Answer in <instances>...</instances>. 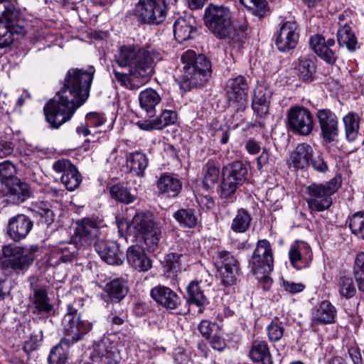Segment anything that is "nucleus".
<instances>
[{"instance_id": "obj_1", "label": "nucleus", "mask_w": 364, "mask_h": 364, "mask_svg": "<svg viewBox=\"0 0 364 364\" xmlns=\"http://www.w3.org/2000/svg\"><path fill=\"white\" fill-rule=\"evenodd\" d=\"M95 68L70 69L60 90L44 107L47 122L54 129L69 121L89 97Z\"/></svg>"}, {"instance_id": "obj_2", "label": "nucleus", "mask_w": 364, "mask_h": 364, "mask_svg": "<svg viewBox=\"0 0 364 364\" xmlns=\"http://www.w3.org/2000/svg\"><path fill=\"white\" fill-rule=\"evenodd\" d=\"M161 59L159 53L151 46H122L115 55V61L120 67H129L130 73L114 70V77L121 85L129 90L137 89L139 85L133 82L131 76L147 81L154 73L156 63Z\"/></svg>"}, {"instance_id": "obj_3", "label": "nucleus", "mask_w": 364, "mask_h": 364, "mask_svg": "<svg viewBox=\"0 0 364 364\" xmlns=\"http://www.w3.org/2000/svg\"><path fill=\"white\" fill-rule=\"evenodd\" d=\"M80 301H74L67 305L66 313L62 321L65 337L52 348L48 360L49 364H65L68 358V349L92 329V323L81 320L77 306Z\"/></svg>"}, {"instance_id": "obj_4", "label": "nucleus", "mask_w": 364, "mask_h": 364, "mask_svg": "<svg viewBox=\"0 0 364 364\" xmlns=\"http://www.w3.org/2000/svg\"><path fill=\"white\" fill-rule=\"evenodd\" d=\"M183 67L178 69L177 80L181 89L190 90L205 82L212 73L210 60L201 54L188 50L181 55Z\"/></svg>"}, {"instance_id": "obj_5", "label": "nucleus", "mask_w": 364, "mask_h": 364, "mask_svg": "<svg viewBox=\"0 0 364 364\" xmlns=\"http://www.w3.org/2000/svg\"><path fill=\"white\" fill-rule=\"evenodd\" d=\"M341 181L336 177L323 183H311L305 187L306 201L311 211L322 212L332 205V195L341 187Z\"/></svg>"}, {"instance_id": "obj_6", "label": "nucleus", "mask_w": 364, "mask_h": 364, "mask_svg": "<svg viewBox=\"0 0 364 364\" xmlns=\"http://www.w3.org/2000/svg\"><path fill=\"white\" fill-rule=\"evenodd\" d=\"M133 229L137 236L141 237L146 245L151 249L158 246L161 236V229L157 223L154 220V216L150 213H138L128 225Z\"/></svg>"}, {"instance_id": "obj_7", "label": "nucleus", "mask_w": 364, "mask_h": 364, "mask_svg": "<svg viewBox=\"0 0 364 364\" xmlns=\"http://www.w3.org/2000/svg\"><path fill=\"white\" fill-rule=\"evenodd\" d=\"M204 21L211 32L224 38L232 24V13L228 7L209 4L205 10Z\"/></svg>"}, {"instance_id": "obj_8", "label": "nucleus", "mask_w": 364, "mask_h": 364, "mask_svg": "<svg viewBox=\"0 0 364 364\" xmlns=\"http://www.w3.org/2000/svg\"><path fill=\"white\" fill-rule=\"evenodd\" d=\"M273 264L274 258L269 242L267 240H259L250 262L251 271L254 274H262L269 285L271 280L265 275L272 271Z\"/></svg>"}, {"instance_id": "obj_9", "label": "nucleus", "mask_w": 364, "mask_h": 364, "mask_svg": "<svg viewBox=\"0 0 364 364\" xmlns=\"http://www.w3.org/2000/svg\"><path fill=\"white\" fill-rule=\"evenodd\" d=\"M134 14L144 23L159 25L166 16L164 0H139L134 9Z\"/></svg>"}, {"instance_id": "obj_10", "label": "nucleus", "mask_w": 364, "mask_h": 364, "mask_svg": "<svg viewBox=\"0 0 364 364\" xmlns=\"http://www.w3.org/2000/svg\"><path fill=\"white\" fill-rule=\"evenodd\" d=\"M38 250V247L32 245L28 247H18L9 245L3 247V255L9 257L4 264L14 271H23L29 267L33 261V253Z\"/></svg>"}, {"instance_id": "obj_11", "label": "nucleus", "mask_w": 364, "mask_h": 364, "mask_svg": "<svg viewBox=\"0 0 364 364\" xmlns=\"http://www.w3.org/2000/svg\"><path fill=\"white\" fill-rule=\"evenodd\" d=\"M223 175L220 193L223 198H227L234 194L245 181L247 168L242 162L236 161L223 169Z\"/></svg>"}, {"instance_id": "obj_12", "label": "nucleus", "mask_w": 364, "mask_h": 364, "mask_svg": "<svg viewBox=\"0 0 364 364\" xmlns=\"http://www.w3.org/2000/svg\"><path fill=\"white\" fill-rule=\"evenodd\" d=\"M214 262L223 285L231 286L235 284L240 271L237 259L230 252L225 250H218L214 257Z\"/></svg>"}, {"instance_id": "obj_13", "label": "nucleus", "mask_w": 364, "mask_h": 364, "mask_svg": "<svg viewBox=\"0 0 364 364\" xmlns=\"http://www.w3.org/2000/svg\"><path fill=\"white\" fill-rule=\"evenodd\" d=\"M249 85L245 76L238 75L228 80L225 92L229 105L237 109H243L247 100Z\"/></svg>"}, {"instance_id": "obj_14", "label": "nucleus", "mask_w": 364, "mask_h": 364, "mask_svg": "<svg viewBox=\"0 0 364 364\" xmlns=\"http://www.w3.org/2000/svg\"><path fill=\"white\" fill-rule=\"evenodd\" d=\"M287 119L288 127L300 135H309L314 129L312 114L305 107L296 106L290 108Z\"/></svg>"}, {"instance_id": "obj_15", "label": "nucleus", "mask_w": 364, "mask_h": 364, "mask_svg": "<svg viewBox=\"0 0 364 364\" xmlns=\"http://www.w3.org/2000/svg\"><path fill=\"white\" fill-rule=\"evenodd\" d=\"M299 26L295 21H286L281 26L276 36L275 44L282 53L294 50L299 40Z\"/></svg>"}, {"instance_id": "obj_16", "label": "nucleus", "mask_w": 364, "mask_h": 364, "mask_svg": "<svg viewBox=\"0 0 364 364\" xmlns=\"http://www.w3.org/2000/svg\"><path fill=\"white\" fill-rule=\"evenodd\" d=\"M99 233V225L95 219L85 218L75 223L73 240L80 246L90 245Z\"/></svg>"}, {"instance_id": "obj_17", "label": "nucleus", "mask_w": 364, "mask_h": 364, "mask_svg": "<svg viewBox=\"0 0 364 364\" xmlns=\"http://www.w3.org/2000/svg\"><path fill=\"white\" fill-rule=\"evenodd\" d=\"M316 118L321 129V137L328 142L336 141L339 134L338 119L329 109H320L316 112Z\"/></svg>"}, {"instance_id": "obj_18", "label": "nucleus", "mask_w": 364, "mask_h": 364, "mask_svg": "<svg viewBox=\"0 0 364 364\" xmlns=\"http://www.w3.org/2000/svg\"><path fill=\"white\" fill-rule=\"evenodd\" d=\"M53 169L55 173L61 174L60 181L68 191H74L80 184L81 175L70 160L60 159L55 161Z\"/></svg>"}, {"instance_id": "obj_19", "label": "nucleus", "mask_w": 364, "mask_h": 364, "mask_svg": "<svg viewBox=\"0 0 364 364\" xmlns=\"http://www.w3.org/2000/svg\"><path fill=\"white\" fill-rule=\"evenodd\" d=\"M32 294L30 296V307L33 314H50L53 306L48 297L47 289L45 287L41 286L37 281L31 282Z\"/></svg>"}, {"instance_id": "obj_20", "label": "nucleus", "mask_w": 364, "mask_h": 364, "mask_svg": "<svg viewBox=\"0 0 364 364\" xmlns=\"http://www.w3.org/2000/svg\"><path fill=\"white\" fill-rule=\"evenodd\" d=\"M309 44L314 51L322 60L330 65H333L337 60V54L332 47L335 46V40L324 37L319 34L314 35L310 38Z\"/></svg>"}, {"instance_id": "obj_21", "label": "nucleus", "mask_w": 364, "mask_h": 364, "mask_svg": "<svg viewBox=\"0 0 364 364\" xmlns=\"http://www.w3.org/2000/svg\"><path fill=\"white\" fill-rule=\"evenodd\" d=\"M272 95L271 89L264 82H258L254 89L252 107L256 114L265 117L269 113L270 99Z\"/></svg>"}, {"instance_id": "obj_22", "label": "nucleus", "mask_w": 364, "mask_h": 364, "mask_svg": "<svg viewBox=\"0 0 364 364\" xmlns=\"http://www.w3.org/2000/svg\"><path fill=\"white\" fill-rule=\"evenodd\" d=\"M96 252L101 259L109 264L120 265L124 262V256L120 252L116 242L98 240L95 244Z\"/></svg>"}, {"instance_id": "obj_23", "label": "nucleus", "mask_w": 364, "mask_h": 364, "mask_svg": "<svg viewBox=\"0 0 364 364\" xmlns=\"http://www.w3.org/2000/svg\"><path fill=\"white\" fill-rule=\"evenodd\" d=\"M289 257L291 265L301 269L308 267L313 257L310 246L304 242H296L291 245Z\"/></svg>"}, {"instance_id": "obj_24", "label": "nucleus", "mask_w": 364, "mask_h": 364, "mask_svg": "<svg viewBox=\"0 0 364 364\" xmlns=\"http://www.w3.org/2000/svg\"><path fill=\"white\" fill-rule=\"evenodd\" d=\"M7 233L14 241L24 239L33 228L32 220L23 214L12 217L9 220Z\"/></svg>"}, {"instance_id": "obj_25", "label": "nucleus", "mask_w": 364, "mask_h": 364, "mask_svg": "<svg viewBox=\"0 0 364 364\" xmlns=\"http://www.w3.org/2000/svg\"><path fill=\"white\" fill-rule=\"evenodd\" d=\"M151 298L161 306L173 310L178 307L180 298L171 288L159 284L151 289Z\"/></svg>"}, {"instance_id": "obj_26", "label": "nucleus", "mask_w": 364, "mask_h": 364, "mask_svg": "<svg viewBox=\"0 0 364 364\" xmlns=\"http://www.w3.org/2000/svg\"><path fill=\"white\" fill-rule=\"evenodd\" d=\"M6 196L13 203L20 204L32 196L31 186L20 178H14L13 181L5 186Z\"/></svg>"}, {"instance_id": "obj_27", "label": "nucleus", "mask_w": 364, "mask_h": 364, "mask_svg": "<svg viewBox=\"0 0 364 364\" xmlns=\"http://www.w3.org/2000/svg\"><path fill=\"white\" fill-rule=\"evenodd\" d=\"M127 259L128 264L139 272H147L152 267L151 260L138 245H132L127 249Z\"/></svg>"}, {"instance_id": "obj_28", "label": "nucleus", "mask_w": 364, "mask_h": 364, "mask_svg": "<svg viewBox=\"0 0 364 364\" xmlns=\"http://www.w3.org/2000/svg\"><path fill=\"white\" fill-rule=\"evenodd\" d=\"M313 154L314 150L311 146L306 143L300 144L291 153L289 164L294 168L302 169L309 165Z\"/></svg>"}, {"instance_id": "obj_29", "label": "nucleus", "mask_w": 364, "mask_h": 364, "mask_svg": "<svg viewBox=\"0 0 364 364\" xmlns=\"http://www.w3.org/2000/svg\"><path fill=\"white\" fill-rule=\"evenodd\" d=\"M193 23L194 21L191 17H180L175 21L173 33L175 38L178 43H183L193 37L192 35L196 32Z\"/></svg>"}, {"instance_id": "obj_30", "label": "nucleus", "mask_w": 364, "mask_h": 364, "mask_svg": "<svg viewBox=\"0 0 364 364\" xmlns=\"http://www.w3.org/2000/svg\"><path fill=\"white\" fill-rule=\"evenodd\" d=\"M292 66L299 80L304 82H311L314 80L316 66L312 59L301 57L293 63Z\"/></svg>"}, {"instance_id": "obj_31", "label": "nucleus", "mask_w": 364, "mask_h": 364, "mask_svg": "<svg viewBox=\"0 0 364 364\" xmlns=\"http://www.w3.org/2000/svg\"><path fill=\"white\" fill-rule=\"evenodd\" d=\"M127 168L129 171L137 176H141L148 166L149 159L141 151L128 153L126 156Z\"/></svg>"}, {"instance_id": "obj_32", "label": "nucleus", "mask_w": 364, "mask_h": 364, "mask_svg": "<svg viewBox=\"0 0 364 364\" xmlns=\"http://www.w3.org/2000/svg\"><path fill=\"white\" fill-rule=\"evenodd\" d=\"M19 12L11 0H0V24L19 26Z\"/></svg>"}, {"instance_id": "obj_33", "label": "nucleus", "mask_w": 364, "mask_h": 364, "mask_svg": "<svg viewBox=\"0 0 364 364\" xmlns=\"http://www.w3.org/2000/svg\"><path fill=\"white\" fill-rule=\"evenodd\" d=\"M157 188L162 193L176 197L181 192L182 183L178 178L164 173L157 181Z\"/></svg>"}, {"instance_id": "obj_34", "label": "nucleus", "mask_w": 364, "mask_h": 364, "mask_svg": "<svg viewBox=\"0 0 364 364\" xmlns=\"http://www.w3.org/2000/svg\"><path fill=\"white\" fill-rule=\"evenodd\" d=\"M250 357L254 362H261L262 364L273 363L269 346L265 341H253Z\"/></svg>"}, {"instance_id": "obj_35", "label": "nucleus", "mask_w": 364, "mask_h": 364, "mask_svg": "<svg viewBox=\"0 0 364 364\" xmlns=\"http://www.w3.org/2000/svg\"><path fill=\"white\" fill-rule=\"evenodd\" d=\"M26 34V29L22 26H5L0 24V48H4L11 45L19 36Z\"/></svg>"}, {"instance_id": "obj_36", "label": "nucleus", "mask_w": 364, "mask_h": 364, "mask_svg": "<svg viewBox=\"0 0 364 364\" xmlns=\"http://www.w3.org/2000/svg\"><path fill=\"white\" fill-rule=\"evenodd\" d=\"M159 94L152 88H147L139 93V102L142 109L151 117L155 111V107L161 102Z\"/></svg>"}, {"instance_id": "obj_37", "label": "nucleus", "mask_w": 364, "mask_h": 364, "mask_svg": "<svg viewBox=\"0 0 364 364\" xmlns=\"http://www.w3.org/2000/svg\"><path fill=\"white\" fill-rule=\"evenodd\" d=\"M114 348L107 340H102L93 346L90 358L93 362L107 361L114 359Z\"/></svg>"}, {"instance_id": "obj_38", "label": "nucleus", "mask_w": 364, "mask_h": 364, "mask_svg": "<svg viewBox=\"0 0 364 364\" xmlns=\"http://www.w3.org/2000/svg\"><path fill=\"white\" fill-rule=\"evenodd\" d=\"M336 314V308L328 301H322L314 311L312 320L318 323H331Z\"/></svg>"}, {"instance_id": "obj_39", "label": "nucleus", "mask_w": 364, "mask_h": 364, "mask_svg": "<svg viewBox=\"0 0 364 364\" xmlns=\"http://www.w3.org/2000/svg\"><path fill=\"white\" fill-rule=\"evenodd\" d=\"M187 258L186 255L178 252H170L164 257V267L166 272L171 273L172 276H176L178 272L185 267L183 263Z\"/></svg>"}, {"instance_id": "obj_40", "label": "nucleus", "mask_w": 364, "mask_h": 364, "mask_svg": "<svg viewBox=\"0 0 364 364\" xmlns=\"http://www.w3.org/2000/svg\"><path fill=\"white\" fill-rule=\"evenodd\" d=\"M106 292L114 301H120L127 294L129 288L127 281L122 278H117L105 286Z\"/></svg>"}, {"instance_id": "obj_41", "label": "nucleus", "mask_w": 364, "mask_h": 364, "mask_svg": "<svg viewBox=\"0 0 364 364\" xmlns=\"http://www.w3.org/2000/svg\"><path fill=\"white\" fill-rule=\"evenodd\" d=\"M337 41L340 46H346L349 51H354L357 48V38L352 28L345 23L337 31Z\"/></svg>"}, {"instance_id": "obj_42", "label": "nucleus", "mask_w": 364, "mask_h": 364, "mask_svg": "<svg viewBox=\"0 0 364 364\" xmlns=\"http://www.w3.org/2000/svg\"><path fill=\"white\" fill-rule=\"evenodd\" d=\"M343 122L346 140L350 142L354 141L359 134L360 117L355 112H349L343 117Z\"/></svg>"}, {"instance_id": "obj_43", "label": "nucleus", "mask_w": 364, "mask_h": 364, "mask_svg": "<svg viewBox=\"0 0 364 364\" xmlns=\"http://www.w3.org/2000/svg\"><path fill=\"white\" fill-rule=\"evenodd\" d=\"M240 2L249 13L259 18L270 13V7L267 0H240Z\"/></svg>"}, {"instance_id": "obj_44", "label": "nucleus", "mask_w": 364, "mask_h": 364, "mask_svg": "<svg viewBox=\"0 0 364 364\" xmlns=\"http://www.w3.org/2000/svg\"><path fill=\"white\" fill-rule=\"evenodd\" d=\"M173 218L181 226L187 228H195L199 222L196 210L193 208L179 209L174 213Z\"/></svg>"}, {"instance_id": "obj_45", "label": "nucleus", "mask_w": 364, "mask_h": 364, "mask_svg": "<svg viewBox=\"0 0 364 364\" xmlns=\"http://www.w3.org/2000/svg\"><path fill=\"white\" fill-rule=\"evenodd\" d=\"M80 244H77L73 241V238L69 242H60L55 252L60 260L63 262H68L73 260L75 258V253L77 252Z\"/></svg>"}, {"instance_id": "obj_46", "label": "nucleus", "mask_w": 364, "mask_h": 364, "mask_svg": "<svg viewBox=\"0 0 364 364\" xmlns=\"http://www.w3.org/2000/svg\"><path fill=\"white\" fill-rule=\"evenodd\" d=\"M251 217L245 209L238 210L231 224V229L235 232H245L250 228Z\"/></svg>"}, {"instance_id": "obj_47", "label": "nucleus", "mask_w": 364, "mask_h": 364, "mask_svg": "<svg viewBox=\"0 0 364 364\" xmlns=\"http://www.w3.org/2000/svg\"><path fill=\"white\" fill-rule=\"evenodd\" d=\"M188 301L190 304H196L197 306H203L207 303V299L201 290L199 282L192 281L187 287Z\"/></svg>"}, {"instance_id": "obj_48", "label": "nucleus", "mask_w": 364, "mask_h": 364, "mask_svg": "<svg viewBox=\"0 0 364 364\" xmlns=\"http://www.w3.org/2000/svg\"><path fill=\"white\" fill-rule=\"evenodd\" d=\"M111 198L120 203L129 204L134 202L136 196L122 184H115L109 188Z\"/></svg>"}, {"instance_id": "obj_49", "label": "nucleus", "mask_w": 364, "mask_h": 364, "mask_svg": "<svg viewBox=\"0 0 364 364\" xmlns=\"http://www.w3.org/2000/svg\"><path fill=\"white\" fill-rule=\"evenodd\" d=\"M353 276L357 283L358 290L364 292V252L356 255L353 265Z\"/></svg>"}, {"instance_id": "obj_50", "label": "nucleus", "mask_w": 364, "mask_h": 364, "mask_svg": "<svg viewBox=\"0 0 364 364\" xmlns=\"http://www.w3.org/2000/svg\"><path fill=\"white\" fill-rule=\"evenodd\" d=\"M17 173L15 165L10 161H5L0 163V182L2 185L6 186L14 178Z\"/></svg>"}, {"instance_id": "obj_51", "label": "nucleus", "mask_w": 364, "mask_h": 364, "mask_svg": "<svg viewBox=\"0 0 364 364\" xmlns=\"http://www.w3.org/2000/svg\"><path fill=\"white\" fill-rule=\"evenodd\" d=\"M220 168L213 161L209 160L206 164L203 177V184L206 188L213 187L218 181Z\"/></svg>"}, {"instance_id": "obj_52", "label": "nucleus", "mask_w": 364, "mask_h": 364, "mask_svg": "<svg viewBox=\"0 0 364 364\" xmlns=\"http://www.w3.org/2000/svg\"><path fill=\"white\" fill-rule=\"evenodd\" d=\"M338 287L340 295L347 299L355 295L356 289L353 279L350 277L343 276L340 277Z\"/></svg>"}, {"instance_id": "obj_53", "label": "nucleus", "mask_w": 364, "mask_h": 364, "mask_svg": "<svg viewBox=\"0 0 364 364\" xmlns=\"http://www.w3.org/2000/svg\"><path fill=\"white\" fill-rule=\"evenodd\" d=\"M349 227L352 232L364 239V213H357L350 219Z\"/></svg>"}, {"instance_id": "obj_54", "label": "nucleus", "mask_w": 364, "mask_h": 364, "mask_svg": "<svg viewBox=\"0 0 364 364\" xmlns=\"http://www.w3.org/2000/svg\"><path fill=\"white\" fill-rule=\"evenodd\" d=\"M245 37V33L242 31L235 29L232 24L231 28L229 29L228 35L225 36L223 39H228V42L232 46L240 48L243 43Z\"/></svg>"}, {"instance_id": "obj_55", "label": "nucleus", "mask_w": 364, "mask_h": 364, "mask_svg": "<svg viewBox=\"0 0 364 364\" xmlns=\"http://www.w3.org/2000/svg\"><path fill=\"white\" fill-rule=\"evenodd\" d=\"M176 119V113L168 109L164 110L161 115L156 118V121L160 129L170 124H174Z\"/></svg>"}, {"instance_id": "obj_56", "label": "nucleus", "mask_w": 364, "mask_h": 364, "mask_svg": "<svg viewBox=\"0 0 364 364\" xmlns=\"http://www.w3.org/2000/svg\"><path fill=\"white\" fill-rule=\"evenodd\" d=\"M269 339L272 341H277L282 338L284 334V328L282 323H271L267 326Z\"/></svg>"}, {"instance_id": "obj_57", "label": "nucleus", "mask_w": 364, "mask_h": 364, "mask_svg": "<svg viewBox=\"0 0 364 364\" xmlns=\"http://www.w3.org/2000/svg\"><path fill=\"white\" fill-rule=\"evenodd\" d=\"M85 119L90 127H98L105 122L104 116L97 112H90L87 114Z\"/></svg>"}, {"instance_id": "obj_58", "label": "nucleus", "mask_w": 364, "mask_h": 364, "mask_svg": "<svg viewBox=\"0 0 364 364\" xmlns=\"http://www.w3.org/2000/svg\"><path fill=\"white\" fill-rule=\"evenodd\" d=\"M311 163L315 171L320 173H326L328 171V165L324 161L323 158L318 155L311 159Z\"/></svg>"}, {"instance_id": "obj_59", "label": "nucleus", "mask_w": 364, "mask_h": 364, "mask_svg": "<svg viewBox=\"0 0 364 364\" xmlns=\"http://www.w3.org/2000/svg\"><path fill=\"white\" fill-rule=\"evenodd\" d=\"M283 287L284 289L290 294H296L301 292L305 286L302 283H295L294 282L284 280Z\"/></svg>"}, {"instance_id": "obj_60", "label": "nucleus", "mask_w": 364, "mask_h": 364, "mask_svg": "<svg viewBox=\"0 0 364 364\" xmlns=\"http://www.w3.org/2000/svg\"><path fill=\"white\" fill-rule=\"evenodd\" d=\"M216 325L215 323H211L209 321H202L198 325V330L203 337L209 338L214 328Z\"/></svg>"}, {"instance_id": "obj_61", "label": "nucleus", "mask_w": 364, "mask_h": 364, "mask_svg": "<svg viewBox=\"0 0 364 364\" xmlns=\"http://www.w3.org/2000/svg\"><path fill=\"white\" fill-rule=\"evenodd\" d=\"M34 210L38 213L42 217L46 218L47 220H52L53 212L48 208V205L44 203H40L38 205L34 206Z\"/></svg>"}, {"instance_id": "obj_62", "label": "nucleus", "mask_w": 364, "mask_h": 364, "mask_svg": "<svg viewBox=\"0 0 364 364\" xmlns=\"http://www.w3.org/2000/svg\"><path fill=\"white\" fill-rule=\"evenodd\" d=\"M136 125L139 127L140 129L144 131H152L154 129H160L156 121V119L139 120L136 122Z\"/></svg>"}, {"instance_id": "obj_63", "label": "nucleus", "mask_w": 364, "mask_h": 364, "mask_svg": "<svg viewBox=\"0 0 364 364\" xmlns=\"http://www.w3.org/2000/svg\"><path fill=\"white\" fill-rule=\"evenodd\" d=\"M14 151V145L10 141H0V158L11 155Z\"/></svg>"}, {"instance_id": "obj_64", "label": "nucleus", "mask_w": 364, "mask_h": 364, "mask_svg": "<svg viewBox=\"0 0 364 364\" xmlns=\"http://www.w3.org/2000/svg\"><path fill=\"white\" fill-rule=\"evenodd\" d=\"M270 161V154L267 149H264L262 154L257 157V168L260 170L264 166L267 165Z\"/></svg>"}]
</instances>
